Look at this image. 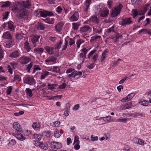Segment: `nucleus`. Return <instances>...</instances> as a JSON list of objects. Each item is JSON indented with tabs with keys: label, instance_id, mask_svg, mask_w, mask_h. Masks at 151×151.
<instances>
[{
	"label": "nucleus",
	"instance_id": "nucleus-1",
	"mask_svg": "<svg viewBox=\"0 0 151 151\" xmlns=\"http://www.w3.org/2000/svg\"><path fill=\"white\" fill-rule=\"evenodd\" d=\"M13 127L14 129L12 132V135L19 140H24L26 138L21 134L22 132L21 126L18 122H14L13 124Z\"/></svg>",
	"mask_w": 151,
	"mask_h": 151
},
{
	"label": "nucleus",
	"instance_id": "nucleus-2",
	"mask_svg": "<svg viewBox=\"0 0 151 151\" xmlns=\"http://www.w3.org/2000/svg\"><path fill=\"white\" fill-rule=\"evenodd\" d=\"M12 10L14 12H17L19 15V17L23 18L27 16V11L23 8H21V4H18L14 5L12 8Z\"/></svg>",
	"mask_w": 151,
	"mask_h": 151
},
{
	"label": "nucleus",
	"instance_id": "nucleus-3",
	"mask_svg": "<svg viewBox=\"0 0 151 151\" xmlns=\"http://www.w3.org/2000/svg\"><path fill=\"white\" fill-rule=\"evenodd\" d=\"M44 48L49 55H51L54 54L55 56L57 57L58 56V53L56 52L54 53V50L55 49L53 47L46 46L44 47Z\"/></svg>",
	"mask_w": 151,
	"mask_h": 151
},
{
	"label": "nucleus",
	"instance_id": "nucleus-4",
	"mask_svg": "<svg viewBox=\"0 0 151 151\" xmlns=\"http://www.w3.org/2000/svg\"><path fill=\"white\" fill-rule=\"evenodd\" d=\"M24 82L30 85H35V81L34 78L29 76H27L24 78Z\"/></svg>",
	"mask_w": 151,
	"mask_h": 151
},
{
	"label": "nucleus",
	"instance_id": "nucleus-5",
	"mask_svg": "<svg viewBox=\"0 0 151 151\" xmlns=\"http://www.w3.org/2000/svg\"><path fill=\"white\" fill-rule=\"evenodd\" d=\"M39 13L42 17H46L47 16H51L54 15L53 14L52 12L46 10L39 11Z\"/></svg>",
	"mask_w": 151,
	"mask_h": 151
},
{
	"label": "nucleus",
	"instance_id": "nucleus-6",
	"mask_svg": "<svg viewBox=\"0 0 151 151\" xmlns=\"http://www.w3.org/2000/svg\"><path fill=\"white\" fill-rule=\"evenodd\" d=\"M30 60V58L28 57L23 56L20 58L19 59V62L22 64H26Z\"/></svg>",
	"mask_w": 151,
	"mask_h": 151
},
{
	"label": "nucleus",
	"instance_id": "nucleus-7",
	"mask_svg": "<svg viewBox=\"0 0 151 151\" xmlns=\"http://www.w3.org/2000/svg\"><path fill=\"white\" fill-rule=\"evenodd\" d=\"M71 16L69 18V20L71 22L77 21L79 17L78 13L77 12H72Z\"/></svg>",
	"mask_w": 151,
	"mask_h": 151
},
{
	"label": "nucleus",
	"instance_id": "nucleus-8",
	"mask_svg": "<svg viewBox=\"0 0 151 151\" xmlns=\"http://www.w3.org/2000/svg\"><path fill=\"white\" fill-rule=\"evenodd\" d=\"M88 21L92 22L96 24H98L99 23V19L97 17L96 15H93Z\"/></svg>",
	"mask_w": 151,
	"mask_h": 151
},
{
	"label": "nucleus",
	"instance_id": "nucleus-9",
	"mask_svg": "<svg viewBox=\"0 0 151 151\" xmlns=\"http://www.w3.org/2000/svg\"><path fill=\"white\" fill-rule=\"evenodd\" d=\"M132 18L130 17L122 19V25L124 26L126 25H129L132 23L133 21L131 20Z\"/></svg>",
	"mask_w": 151,
	"mask_h": 151
},
{
	"label": "nucleus",
	"instance_id": "nucleus-10",
	"mask_svg": "<svg viewBox=\"0 0 151 151\" xmlns=\"http://www.w3.org/2000/svg\"><path fill=\"white\" fill-rule=\"evenodd\" d=\"M82 52H83L80 53L79 54V56L80 58H83L82 63H83L85 59L86 58V55L88 51V50L86 48L84 47L83 48L82 50Z\"/></svg>",
	"mask_w": 151,
	"mask_h": 151
},
{
	"label": "nucleus",
	"instance_id": "nucleus-11",
	"mask_svg": "<svg viewBox=\"0 0 151 151\" xmlns=\"http://www.w3.org/2000/svg\"><path fill=\"white\" fill-rule=\"evenodd\" d=\"M132 107V103L128 102L126 103L124 105H121L120 106V109L122 110L129 109L131 108Z\"/></svg>",
	"mask_w": 151,
	"mask_h": 151
},
{
	"label": "nucleus",
	"instance_id": "nucleus-12",
	"mask_svg": "<svg viewBox=\"0 0 151 151\" xmlns=\"http://www.w3.org/2000/svg\"><path fill=\"white\" fill-rule=\"evenodd\" d=\"M122 36L121 34L117 33L115 35L113 36L111 38L112 39V41L115 43L119 41V39H122Z\"/></svg>",
	"mask_w": 151,
	"mask_h": 151
},
{
	"label": "nucleus",
	"instance_id": "nucleus-13",
	"mask_svg": "<svg viewBox=\"0 0 151 151\" xmlns=\"http://www.w3.org/2000/svg\"><path fill=\"white\" fill-rule=\"evenodd\" d=\"M100 16L102 17H105L107 16L109 14V11L108 9L101 10L100 9Z\"/></svg>",
	"mask_w": 151,
	"mask_h": 151
},
{
	"label": "nucleus",
	"instance_id": "nucleus-14",
	"mask_svg": "<svg viewBox=\"0 0 151 151\" xmlns=\"http://www.w3.org/2000/svg\"><path fill=\"white\" fill-rule=\"evenodd\" d=\"M63 96L62 95H57L56 96H54L51 97L50 96H47L46 95V96H43V97H45L46 98V99L47 100H55V99H56L57 98L58 99H60L61 97H62Z\"/></svg>",
	"mask_w": 151,
	"mask_h": 151
},
{
	"label": "nucleus",
	"instance_id": "nucleus-15",
	"mask_svg": "<svg viewBox=\"0 0 151 151\" xmlns=\"http://www.w3.org/2000/svg\"><path fill=\"white\" fill-rule=\"evenodd\" d=\"M20 52L18 50H16L12 52L10 55V57L13 58H17L20 56Z\"/></svg>",
	"mask_w": 151,
	"mask_h": 151
},
{
	"label": "nucleus",
	"instance_id": "nucleus-16",
	"mask_svg": "<svg viewBox=\"0 0 151 151\" xmlns=\"http://www.w3.org/2000/svg\"><path fill=\"white\" fill-rule=\"evenodd\" d=\"M91 0H86L85 4L84 6V10L85 12H87L88 10L89 6L91 4Z\"/></svg>",
	"mask_w": 151,
	"mask_h": 151
},
{
	"label": "nucleus",
	"instance_id": "nucleus-17",
	"mask_svg": "<svg viewBox=\"0 0 151 151\" xmlns=\"http://www.w3.org/2000/svg\"><path fill=\"white\" fill-rule=\"evenodd\" d=\"M56 60L57 58H56L53 56H52L48 57L45 60V61L47 64V63H48L50 62H56Z\"/></svg>",
	"mask_w": 151,
	"mask_h": 151
},
{
	"label": "nucleus",
	"instance_id": "nucleus-18",
	"mask_svg": "<svg viewBox=\"0 0 151 151\" xmlns=\"http://www.w3.org/2000/svg\"><path fill=\"white\" fill-rule=\"evenodd\" d=\"M90 29V27L88 25H86L81 27L80 29L81 32H87Z\"/></svg>",
	"mask_w": 151,
	"mask_h": 151
},
{
	"label": "nucleus",
	"instance_id": "nucleus-19",
	"mask_svg": "<svg viewBox=\"0 0 151 151\" xmlns=\"http://www.w3.org/2000/svg\"><path fill=\"white\" fill-rule=\"evenodd\" d=\"M63 24L62 23L60 22L58 23L55 27L57 31L60 32L61 31Z\"/></svg>",
	"mask_w": 151,
	"mask_h": 151
},
{
	"label": "nucleus",
	"instance_id": "nucleus-20",
	"mask_svg": "<svg viewBox=\"0 0 151 151\" xmlns=\"http://www.w3.org/2000/svg\"><path fill=\"white\" fill-rule=\"evenodd\" d=\"M44 50L42 48H36L34 49V52L37 54H41L43 52Z\"/></svg>",
	"mask_w": 151,
	"mask_h": 151
},
{
	"label": "nucleus",
	"instance_id": "nucleus-21",
	"mask_svg": "<svg viewBox=\"0 0 151 151\" xmlns=\"http://www.w3.org/2000/svg\"><path fill=\"white\" fill-rule=\"evenodd\" d=\"M93 30L95 33L101 34L102 32V28H100L99 26L93 27Z\"/></svg>",
	"mask_w": 151,
	"mask_h": 151
},
{
	"label": "nucleus",
	"instance_id": "nucleus-22",
	"mask_svg": "<svg viewBox=\"0 0 151 151\" xmlns=\"http://www.w3.org/2000/svg\"><path fill=\"white\" fill-rule=\"evenodd\" d=\"M40 37L38 35L33 36L31 38V41L33 44L36 43L38 41Z\"/></svg>",
	"mask_w": 151,
	"mask_h": 151
},
{
	"label": "nucleus",
	"instance_id": "nucleus-23",
	"mask_svg": "<svg viewBox=\"0 0 151 151\" xmlns=\"http://www.w3.org/2000/svg\"><path fill=\"white\" fill-rule=\"evenodd\" d=\"M134 96V95H127L126 97L122 99L121 101L122 102H125L126 101H129Z\"/></svg>",
	"mask_w": 151,
	"mask_h": 151
},
{
	"label": "nucleus",
	"instance_id": "nucleus-24",
	"mask_svg": "<svg viewBox=\"0 0 151 151\" xmlns=\"http://www.w3.org/2000/svg\"><path fill=\"white\" fill-rule=\"evenodd\" d=\"M50 73L46 70H43V72L41 73V79H43L48 76Z\"/></svg>",
	"mask_w": 151,
	"mask_h": 151
},
{
	"label": "nucleus",
	"instance_id": "nucleus-25",
	"mask_svg": "<svg viewBox=\"0 0 151 151\" xmlns=\"http://www.w3.org/2000/svg\"><path fill=\"white\" fill-rule=\"evenodd\" d=\"M119 14V11H118L117 9L114 8L112 9L111 13V16L112 17H115L117 16Z\"/></svg>",
	"mask_w": 151,
	"mask_h": 151
},
{
	"label": "nucleus",
	"instance_id": "nucleus-26",
	"mask_svg": "<svg viewBox=\"0 0 151 151\" xmlns=\"http://www.w3.org/2000/svg\"><path fill=\"white\" fill-rule=\"evenodd\" d=\"M42 20L46 23H48L49 24H53L54 19L52 18H47L45 19H43Z\"/></svg>",
	"mask_w": 151,
	"mask_h": 151
},
{
	"label": "nucleus",
	"instance_id": "nucleus-27",
	"mask_svg": "<svg viewBox=\"0 0 151 151\" xmlns=\"http://www.w3.org/2000/svg\"><path fill=\"white\" fill-rule=\"evenodd\" d=\"M24 47L25 49L27 50V52H29L31 50L29 44L28 42H25L24 43Z\"/></svg>",
	"mask_w": 151,
	"mask_h": 151
},
{
	"label": "nucleus",
	"instance_id": "nucleus-28",
	"mask_svg": "<svg viewBox=\"0 0 151 151\" xmlns=\"http://www.w3.org/2000/svg\"><path fill=\"white\" fill-rule=\"evenodd\" d=\"M31 5L29 1H23L22 2V6L24 8H28Z\"/></svg>",
	"mask_w": 151,
	"mask_h": 151
},
{
	"label": "nucleus",
	"instance_id": "nucleus-29",
	"mask_svg": "<svg viewBox=\"0 0 151 151\" xmlns=\"http://www.w3.org/2000/svg\"><path fill=\"white\" fill-rule=\"evenodd\" d=\"M62 44V42L61 41H60L58 43L55 45L54 49L55 50H57V52H57L58 53V50L60 48L61 46V45Z\"/></svg>",
	"mask_w": 151,
	"mask_h": 151
},
{
	"label": "nucleus",
	"instance_id": "nucleus-30",
	"mask_svg": "<svg viewBox=\"0 0 151 151\" xmlns=\"http://www.w3.org/2000/svg\"><path fill=\"white\" fill-rule=\"evenodd\" d=\"M139 104L142 105L147 106L148 104V101L144 100H141L139 102Z\"/></svg>",
	"mask_w": 151,
	"mask_h": 151
},
{
	"label": "nucleus",
	"instance_id": "nucleus-31",
	"mask_svg": "<svg viewBox=\"0 0 151 151\" xmlns=\"http://www.w3.org/2000/svg\"><path fill=\"white\" fill-rule=\"evenodd\" d=\"M40 147L41 149H43L44 150H46L48 148L47 144H44L42 143H40Z\"/></svg>",
	"mask_w": 151,
	"mask_h": 151
},
{
	"label": "nucleus",
	"instance_id": "nucleus-32",
	"mask_svg": "<svg viewBox=\"0 0 151 151\" xmlns=\"http://www.w3.org/2000/svg\"><path fill=\"white\" fill-rule=\"evenodd\" d=\"M68 39H69V37H67L65 38V44L63 46V47L62 50H65L66 49L67 45L68 44Z\"/></svg>",
	"mask_w": 151,
	"mask_h": 151
},
{
	"label": "nucleus",
	"instance_id": "nucleus-33",
	"mask_svg": "<svg viewBox=\"0 0 151 151\" xmlns=\"http://www.w3.org/2000/svg\"><path fill=\"white\" fill-rule=\"evenodd\" d=\"M131 119V118H125L122 119H118L117 121L120 122L126 123L127 120H130Z\"/></svg>",
	"mask_w": 151,
	"mask_h": 151
},
{
	"label": "nucleus",
	"instance_id": "nucleus-34",
	"mask_svg": "<svg viewBox=\"0 0 151 151\" xmlns=\"http://www.w3.org/2000/svg\"><path fill=\"white\" fill-rule=\"evenodd\" d=\"M72 26L73 29L75 30L78 29L79 26L80 24L79 23H72Z\"/></svg>",
	"mask_w": 151,
	"mask_h": 151
},
{
	"label": "nucleus",
	"instance_id": "nucleus-35",
	"mask_svg": "<svg viewBox=\"0 0 151 151\" xmlns=\"http://www.w3.org/2000/svg\"><path fill=\"white\" fill-rule=\"evenodd\" d=\"M40 124L38 122H35L32 125V127L34 129L39 128L40 127Z\"/></svg>",
	"mask_w": 151,
	"mask_h": 151
},
{
	"label": "nucleus",
	"instance_id": "nucleus-36",
	"mask_svg": "<svg viewBox=\"0 0 151 151\" xmlns=\"http://www.w3.org/2000/svg\"><path fill=\"white\" fill-rule=\"evenodd\" d=\"M139 33H142L143 34H147L148 32H149V30L147 29H142L141 30H140L139 32Z\"/></svg>",
	"mask_w": 151,
	"mask_h": 151
},
{
	"label": "nucleus",
	"instance_id": "nucleus-37",
	"mask_svg": "<svg viewBox=\"0 0 151 151\" xmlns=\"http://www.w3.org/2000/svg\"><path fill=\"white\" fill-rule=\"evenodd\" d=\"M33 68L34 69L33 72V73H35L37 71L41 70V69L38 65H35L33 67Z\"/></svg>",
	"mask_w": 151,
	"mask_h": 151
},
{
	"label": "nucleus",
	"instance_id": "nucleus-38",
	"mask_svg": "<svg viewBox=\"0 0 151 151\" xmlns=\"http://www.w3.org/2000/svg\"><path fill=\"white\" fill-rule=\"evenodd\" d=\"M140 116L141 117H145V114L144 113L140 112H135L134 113V116Z\"/></svg>",
	"mask_w": 151,
	"mask_h": 151
},
{
	"label": "nucleus",
	"instance_id": "nucleus-39",
	"mask_svg": "<svg viewBox=\"0 0 151 151\" xmlns=\"http://www.w3.org/2000/svg\"><path fill=\"white\" fill-rule=\"evenodd\" d=\"M132 14L134 18H135L137 15H139L138 11L136 9H134L132 10Z\"/></svg>",
	"mask_w": 151,
	"mask_h": 151
},
{
	"label": "nucleus",
	"instance_id": "nucleus-40",
	"mask_svg": "<svg viewBox=\"0 0 151 151\" xmlns=\"http://www.w3.org/2000/svg\"><path fill=\"white\" fill-rule=\"evenodd\" d=\"M84 42V41L83 39H79L77 40L76 42V44L77 47L78 48H79L80 47L81 45Z\"/></svg>",
	"mask_w": 151,
	"mask_h": 151
},
{
	"label": "nucleus",
	"instance_id": "nucleus-41",
	"mask_svg": "<svg viewBox=\"0 0 151 151\" xmlns=\"http://www.w3.org/2000/svg\"><path fill=\"white\" fill-rule=\"evenodd\" d=\"M142 0H131V2L133 5H137L140 4Z\"/></svg>",
	"mask_w": 151,
	"mask_h": 151
},
{
	"label": "nucleus",
	"instance_id": "nucleus-42",
	"mask_svg": "<svg viewBox=\"0 0 151 151\" xmlns=\"http://www.w3.org/2000/svg\"><path fill=\"white\" fill-rule=\"evenodd\" d=\"M33 63H30L28 65H26V70H27V71L28 73L30 72V70L32 67L33 66Z\"/></svg>",
	"mask_w": 151,
	"mask_h": 151
},
{
	"label": "nucleus",
	"instance_id": "nucleus-43",
	"mask_svg": "<svg viewBox=\"0 0 151 151\" xmlns=\"http://www.w3.org/2000/svg\"><path fill=\"white\" fill-rule=\"evenodd\" d=\"M101 37V36L99 35L96 36H93L91 37L90 41L91 42H93V41H96L97 39L100 38Z\"/></svg>",
	"mask_w": 151,
	"mask_h": 151
},
{
	"label": "nucleus",
	"instance_id": "nucleus-44",
	"mask_svg": "<svg viewBox=\"0 0 151 151\" xmlns=\"http://www.w3.org/2000/svg\"><path fill=\"white\" fill-rule=\"evenodd\" d=\"M114 26H113L107 29L106 30V32L108 33H110L111 32H115L114 29Z\"/></svg>",
	"mask_w": 151,
	"mask_h": 151
},
{
	"label": "nucleus",
	"instance_id": "nucleus-45",
	"mask_svg": "<svg viewBox=\"0 0 151 151\" xmlns=\"http://www.w3.org/2000/svg\"><path fill=\"white\" fill-rule=\"evenodd\" d=\"M55 144V148L56 149H59L61 148L62 146V145L61 143L58 142H56Z\"/></svg>",
	"mask_w": 151,
	"mask_h": 151
},
{
	"label": "nucleus",
	"instance_id": "nucleus-46",
	"mask_svg": "<svg viewBox=\"0 0 151 151\" xmlns=\"http://www.w3.org/2000/svg\"><path fill=\"white\" fill-rule=\"evenodd\" d=\"M33 136L36 139H37L40 140L41 139V136L40 135H39L35 133L33 134Z\"/></svg>",
	"mask_w": 151,
	"mask_h": 151
},
{
	"label": "nucleus",
	"instance_id": "nucleus-47",
	"mask_svg": "<svg viewBox=\"0 0 151 151\" xmlns=\"http://www.w3.org/2000/svg\"><path fill=\"white\" fill-rule=\"evenodd\" d=\"M111 116H108L103 118V120L105 122H109L111 120Z\"/></svg>",
	"mask_w": 151,
	"mask_h": 151
},
{
	"label": "nucleus",
	"instance_id": "nucleus-48",
	"mask_svg": "<svg viewBox=\"0 0 151 151\" xmlns=\"http://www.w3.org/2000/svg\"><path fill=\"white\" fill-rule=\"evenodd\" d=\"M38 27L39 29L42 30L45 29V25L41 23L38 24Z\"/></svg>",
	"mask_w": 151,
	"mask_h": 151
},
{
	"label": "nucleus",
	"instance_id": "nucleus-49",
	"mask_svg": "<svg viewBox=\"0 0 151 151\" xmlns=\"http://www.w3.org/2000/svg\"><path fill=\"white\" fill-rule=\"evenodd\" d=\"M4 38L9 39V32H5L3 34Z\"/></svg>",
	"mask_w": 151,
	"mask_h": 151
},
{
	"label": "nucleus",
	"instance_id": "nucleus-50",
	"mask_svg": "<svg viewBox=\"0 0 151 151\" xmlns=\"http://www.w3.org/2000/svg\"><path fill=\"white\" fill-rule=\"evenodd\" d=\"M9 12H7L4 13L2 14L3 16V19H6L8 18V17L9 15Z\"/></svg>",
	"mask_w": 151,
	"mask_h": 151
},
{
	"label": "nucleus",
	"instance_id": "nucleus-51",
	"mask_svg": "<svg viewBox=\"0 0 151 151\" xmlns=\"http://www.w3.org/2000/svg\"><path fill=\"white\" fill-rule=\"evenodd\" d=\"M9 6V1L4 2L3 4L1 6L2 8H5Z\"/></svg>",
	"mask_w": 151,
	"mask_h": 151
},
{
	"label": "nucleus",
	"instance_id": "nucleus-52",
	"mask_svg": "<svg viewBox=\"0 0 151 151\" xmlns=\"http://www.w3.org/2000/svg\"><path fill=\"white\" fill-rule=\"evenodd\" d=\"M56 142H52L50 143L49 144L50 147L52 149H55V144Z\"/></svg>",
	"mask_w": 151,
	"mask_h": 151
},
{
	"label": "nucleus",
	"instance_id": "nucleus-53",
	"mask_svg": "<svg viewBox=\"0 0 151 151\" xmlns=\"http://www.w3.org/2000/svg\"><path fill=\"white\" fill-rule=\"evenodd\" d=\"M75 143L76 144H79L80 143L79 138L77 135H76L75 137L73 144Z\"/></svg>",
	"mask_w": 151,
	"mask_h": 151
},
{
	"label": "nucleus",
	"instance_id": "nucleus-54",
	"mask_svg": "<svg viewBox=\"0 0 151 151\" xmlns=\"http://www.w3.org/2000/svg\"><path fill=\"white\" fill-rule=\"evenodd\" d=\"M57 84H48V87L49 89H53L56 86Z\"/></svg>",
	"mask_w": 151,
	"mask_h": 151
},
{
	"label": "nucleus",
	"instance_id": "nucleus-55",
	"mask_svg": "<svg viewBox=\"0 0 151 151\" xmlns=\"http://www.w3.org/2000/svg\"><path fill=\"white\" fill-rule=\"evenodd\" d=\"M60 135L58 131L57 130L54 132V136L55 138H58L60 137Z\"/></svg>",
	"mask_w": 151,
	"mask_h": 151
},
{
	"label": "nucleus",
	"instance_id": "nucleus-56",
	"mask_svg": "<svg viewBox=\"0 0 151 151\" xmlns=\"http://www.w3.org/2000/svg\"><path fill=\"white\" fill-rule=\"evenodd\" d=\"M67 85L66 83H63L59 86L58 88L60 89H64L66 87Z\"/></svg>",
	"mask_w": 151,
	"mask_h": 151
},
{
	"label": "nucleus",
	"instance_id": "nucleus-57",
	"mask_svg": "<svg viewBox=\"0 0 151 151\" xmlns=\"http://www.w3.org/2000/svg\"><path fill=\"white\" fill-rule=\"evenodd\" d=\"M14 44V39L12 38L11 35L10 34V47Z\"/></svg>",
	"mask_w": 151,
	"mask_h": 151
},
{
	"label": "nucleus",
	"instance_id": "nucleus-58",
	"mask_svg": "<svg viewBox=\"0 0 151 151\" xmlns=\"http://www.w3.org/2000/svg\"><path fill=\"white\" fill-rule=\"evenodd\" d=\"M70 41H69V44L70 46H72L75 42V40H74V38H69Z\"/></svg>",
	"mask_w": 151,
	"mask_h": 151
},
{
	"label": "nucleus",
	"instance_id": "nucleus-59",
	"mask_svg": "<svg viewBox=\"0 0 151 151\" xmlns=\"http://www.w3.org/2000/svg\"><path fill=\"white\" fill-rule=\"evenodd\" d=\"M138 144L141 145L142 146H143L144 145V141L141 139H138Z\"/></svg>",
	"mask_w": 151,
	"mask_h": 151
},
{
	"label": "nucleus",
	"instance_id": "nucleus-60",
	"mask_svg": "<svg viewBox=\"0 0 151 151\" xmlns=\"http://www.w3.org/2000/svg\"><path fill=\"white\" fill-rule=\"evenodd\" d=\"M68 77H73L75 78L76 77L75 70L72 72L70 74L67 75Z\"/></svg>",
	"mask_w": 151,
	"mask_h": 151
},
{
	"label": "nucleus",
	"instance_id": "nucleus-61",
	"mask_svg": "<svg viewBox=\"0 0 151 151\" xmlns=\"http://www.w3.org/2000/svg\"><path fill=\"white\" fill-rule=\"evenodd\" d=\"M98 137L97 136H95L93 137V135L91 136V139L92 141L94 142V141H97L98 140Z\"/></svg>",
	"mask_w": 151,
	"mask_h": 151
},
{
	"label": "nucleus",
	"instance_id": "nucleus-62",
	"mask_svg": "<svg viewBox=\"0 0 151 151\" xmlns=\"http://www.w3.org/2000/svg\"><path fill=\"white\" fill-rule=\"evenodd\" d=\"M62 8L60 6H58L57 8H56V11L58 13H60L62 11Z\"/></svg>",
	"mask_w": 151,
	"mask_h": 151
},
{
	"label": "nucleus",
	"instance_id": "nucleus-63",
	"mask_svg": "<svg viewBox=\"0 0 151 151\" xmlns=\"http://www.w3.org/2000/svg\"><path fill=\"white\" fill-rule=\"evenodd\" d=\"M123 7L122 5L121 4H119L118 6L117 7L115 8L116 9H117L118 11L120 13L121 11V10Z\"/></svg>",
	"mask_w": 151,
	"mask_h": 151
},
{
	"label": "nucleus",
	"instance_id": "nucleus-64",
	"mask_svg": "<svg viewBox=\"0 0 151 151\" xmlns=\"http://www.w3.org/2000/svg\"><path fill=\"white\" fill-rule=\"evenodd\" d=\"M59 68L57 66H54L53 67V71L55 72L58 73L59 71Z\"/></svg>",
	"mask_w": 151,
	"mask_h": 151
}]
</instances>
